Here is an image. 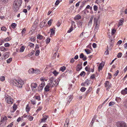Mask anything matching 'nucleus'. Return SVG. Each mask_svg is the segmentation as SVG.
<instances>
[{
    "instance_id": "obj_1",
    "label": "nucleus",
    "mask_w": 127,
    "mask_h": 127,
    "mask_svg": "<svg viewBox=\"0 0 127 127\" xmlns=\"http://www.w3.org/2000/svg\"><path fill=\"white\" fill-rule=\"evenodd\" d=\"M11 83L14 85L20 88H22V86L24 84V82L21 80H12L11 81Z\"/></svg>"
},
{
    "instance_id": "obj_2",
    "label": "nucleus",
    "mask_w": 127,
    "mask_h": 127,
    "mask_svg": "<svg viewBox=\"0 0 127 127\" xmlns=\"http://www.w3.org/2000/svg\"><path fill=\"white\" fill-rule=\"evenodd\" d=\"M22 2V0H15L13 2V8L15 12L19 10Z\"/></svg>"
},
{
    "instance_id": "obj_3",
    "label": "nucleus",
    "mask_w": 127,
    "mask_h": 127,
    "mask_svg": "<svg viewBox=\"0 0 127 127\" xmlns=\"http://www.w3.org/2000/svg\"><path fill=\"white\" fill-rule=\"evenodd\" d=\"M94 25L95 26V29L94 32L95 33L98 30L100 25V21L99 20L98 18L96 17L94 18Z\"/></svg>"
},
{
    "instance_id": "obj_4",
    "label": "nucleus",
    "mask_w": 127,
    "mask_h": 127,
    "mask_svg": "<svg viewBox=\"0 0 127 127\" xmlns=\"http://www.w3.org/2000/svg\"><path fill=\"white\" fill-rule=\"evenodd\" d=\"M50 82L48 84L51 88L55 86H56L58 84L60 80V79L59 78L57 80H55V83H53V80L52 79H50Z\"/></svg>"
},
{
    "instance_id": "obj_5",
    "label": "nucleus",
    "mask_w": 127,
    "mask_h": 127,
    "mask_svg": "<svg viewBox=\"0 0 127 127\" xmlns=\"http://www.w3.org/2000/svg\"><path fill=\"white\" fill-rule=\"evenodd\" d=\"M5 101L6 102L9 104H12L14 101L13 99L11 96L8 95H5Z\"/></svg>"
},
{
    "instance_id": "obj_6",
    "label": "nucleus",
    "mask_w": 127,
    "mask_h": 127,
    "mask_svg": "<svg viewBox=\"0 0 127 127\" xmlns=\"http://www.w3.org/2000/svg\"><path fill=\"white\" fill-rule=\"evenodd\" d=\"M117 124V127H127L126 124L124 122H119Z\"/></svg>"
},
{
    "instance_id": "obj_7",
    "label": "nucleus",
    "mask_w": 127,
    "mask_h": 127,
    "mask_svg": "<svg viewBox=\"0 0 127 127\" xmlns=\"http://www.w3.org/2000/svg\"><path fill=\"white\" fill-rule=\"evenodd\" d=\"M45 82L44 81H43L41 84H40L38 87V91H42L43 87L45 86Z\"/></svg>"
},
{
    "instance_id": "obj_8",
    "label": "nucleus",
    "mask_w": 127,
    "mask_h": 127,
    "mask_svg": "<svg viewBox=\"0 0 127 127\" xmlns=\"http://www.w3.org/2000/svg\"><path fill=\"white\" fill-rule=\"evenodd\" d=\"M104 84L105 87H107L106 90L109 91V89L111 87V84L108 81H106Z\"/></svg>"
},
{
    "instance_id": "obj_9",
    "label": "nucleus",
    "mask_w": 127,
    "mask_h": 127,
    "mask_svg": "<svg viewBox=\"0 0 127 127\" xmlns=\"http://www.w3.org/2000/svg\"><path fill=\"white\" fill-rule=\"evenodd\" d=\"M37 86V84L36 83H32L31 84V87L32 90L33 91V89H36Z\"/></svg>"
},
{
    "instance_id": "obj_10",
    "label": "nucleus",
    "mask_w": 127,
    "mask_h": 127,
    "mask_svg": "<svg viewBox=\"0 0 127 127\" xmlns=\"http://www.w3.org/2000/svg\"><path fill=\"white\" fill-rule=\"evenodd\" d=\"M79 57L80 58L82 59L84 61L86 60L87 59V58L86 56L84 55L83 53H81L80 54L79 56Z\"/></svg>"
},
{
    "instance_id": "obj_11",
    "label": "nucleus",
    "mask_w": 127,
    "mask_h": 127,
    "mask_svg": "<svg viewBox=\"0 0 127 127\" xmlns=\"http://www.w3.org/2000/svg\"><path fill=\"white\" fill-rule=\"evenodd\" d=\"M48 117L47 116H43L42 118L41 119V122H45Z\"/></svg>"
},
{
    "instance_id": "obj_12",
    "label": "nucleus",
    "mask_w": 127,
    "mask_h": 127,
    "mask_svg": "<svg viewBox=\"0 0 127 127\" xmlns=\"http://www.w3.org/2000/svg\"><path fill=\"white\" fill-rule=\"evenodd\" d=\"M104 62H103L101 63L100 64L98 68L99 71H100V70H101L102 69L104 65Z\"/></svg>"
},
{
    "instance_id": "obj_13",
    "label": "nucleus",
    "mask_w": 127,
    "mask_h": 127,
    "mask_svg": "<svg viewBox=\"0 0 127 127\" xmlns=\"http://www.w3.org/2000/svg\"><path fill=\"white\" fill-rule=\"evenodd\" d=\"M69 119L68 118H66L65 121L64 125V127H67L69 122Z\"/></svg>"
},
{
    "instance_id": "obj_14",
    "label": "nucleus",
    "mask_w": 127,
    "mask_h": 127,
    "mask_svg": "<svg viewBox=\"0 0 127 127\" xmlns=\"http://www.w3.org/2000/svg\"><path fill=\"white\" fill-rule=\"evenodd\" d=\"M121 94L125 95L127 94V87L125 88L124 90H122L121 91Z\"/></svg>"
},
{
    "instance_id": "obj_15",
    "label": "nucleus",
    "mask_w": 127,
    "mask_h": 127,
    "mask_svg": "<svg viewBox=\"0 0 127 127\" xmlns=\"http://www.w3.org/2000/svg\"><path fill=\"white\" fill-rule=\"evenodd\" d=\"M83 23V22L82 21H79L77 23L78 27L82 28V27Z\"/></svg>"
},
{
    "instance_id": "obj_16",
    "label": "nucleus",
    "mask_w": 127,
    "mask_h": 127,
    "mask_svg": "<svg viewBox=\"0 0 127 127\" xmlns=\"http://www.w3.org/2000/svg\"><path fill=\"white\" fill-rule=\"evenodd\" d=\"M82 68V67L79 64H78L76 66V71H79Z\"/></svg>"
},
{
    "instance_id": "obj_17",
    "label": "nucleus",
    "mask_w": 127,
    "mask_h": 127,
    "mask_svg": "<svg viewBox=\"0 0 127 127\" xmlns=\"http://www.w3.org/2000/svg\"><path fill=\"white\" fill-rule=\"evenodd\" d=\"M50 87L49 85H46L44 88L45 91L46 92L49 91L50 90L49 88Z\"/></svg>"
},
{
    "instance_id": "obj_18",
    "label": "nucleus",
    "mask_w": 127,
    "mask_h": 127,
    "mask_svg": "<svg viewBox=\"0 0 127 127\" xmlns=\"http://www.w3.org/2000/svg\"><path fill=\"white\" fill-rule=\"evenodd\" d=\"M40 73V71L39 70L37 69H34L33 73L35 74H39Z\"/></svg>"
},
{
    "instance_id": "obj_19",
    "label": "nucleus",
    "mask_w": 127,
    "mask_h": 127,
    "mask_svg": "<svg viewBox=\"0 0 127 127\" xmlns=\"http://www.w3.org/2000/svg\"><path fill=\"white\" fill-rule=\"evenodd\" d=\"M124 22L123 20H119V22L118 23V27H119V26H121L122 25L123 23Z\"/></svg>"
},
{
    "instance_id": "obj_20",
    "label": "nucleus",
    "mask_w": 127,
    "mask_h": 127,
    "mask_svg": "<svg viewBox=\"0 0 127 127\" xmlns=\"http://www.w3.org/2000/svg\"><path fill=\"white\" fill-rule=\"evenodd\" d=\"M35 99L37 100L38 101H39L40 100V97L39 96H34L33 97Z\"/></svg>"
},
{
    "instance_id": "obj_21",
    "label": "nucleus",
    "mask_w": 127,
    "mask_h": 127,
    "mask_svg": "<svg viewBox=\"0 0 127 127\" xmlns=\"http://www.w3.org/2000/svg\"><path fill=\"white\" fill-rule=\"evenodd\" d=\"M90 80L89 79H87L84 82L85 84V85H86V86L89 85L90 84Z\"/></svg>"
},
{
    "instance_id": "obj_22",
    "label": "nucleus",
    "mask_w": 127,
    "mask_h": 127,
    "mask_svg": "<svg viewBox=\"0 0 127 127\" xmlns=\"http://www.w3.org/2000/svg\"><path fill=\"white\" fill-rule=\"evenodd\" d=\"M0 50L2 51H6V49L3 46L0 47Z\"/></svg>"
},
{
    "instance_id": "obj_23",
    "label": "nucleus",
    "mask_w": 127,
    "mask_h": 127,
    "mask_svg": "<svg viewBox=\"0 0 127 127\" xmlns=\"http://www.w3.org/2000/svg\"><path fill=\"white\" fill-rule=\"evenodd\" d=\"M37 38L39 39H43V36L41 35L38 34L37 35Z\"/></svg>"
},
{
    "instance_id": "obj_24",
    "label": "nucleus",
    "mask_w": 127,
    "mask_h": 127,
    "mask_svg": "<svg viewBox=\"0 0 127 127\" xmlns=\"http://www.w3.org/2000/svg\"><path fill=\"white\" fill-rule=\"evenodd\" d=\"M9 56L8 53L7 52H6L4 55V57L5 59H6L8 58Z\"/></svg>"
},
{
    "instance_id": "obj_25",
    "label": "nucleus",
    "mask_w": 127,
    "mask_h": 127,
    "mask_svg": "<svg viewBox=\"0 0 127 127\" xmlns=\"http://www.w3.org/2000/svg\"><path fill=\"white\" fill-rule=\"evenodd\" d=\"M85 51L86 53L87 54H89L91 53V51L88 49H85Z\"/></svg>"
},
{
    "instance_id": "obj_26",
    "label": "nucleus",
    "mask_w": 127,
    "mask_h": 127,
    "mask_svg": "<svg viewBox=\"0 0 127 127\" xmlns=\"http://www.w3.org/2000/svg\"><path fill=\"white\" fill-rule=\"evenodd\" d=\"M27 118L29 120L31 121L32 120L33 117L30 115H28Z\"/></svg>"
},
{
    "instance_id": "obj_27",
    "label": "nucleus",
    "mask_w": 127,
    "mask_h": 127,
    "mask_svg": "<svg viewBox=\"0 0 127 127\" xmlns=\"http://www.w3.org/2000/svg\"><path fill=\"white\" fill-rule=\"evenodd\" d=\"M5 80V77L4 76H2L0 77V80L2 82L4 81Z\"/></svg>"
},
{
    "instance_id": "obj_28",
    "label": "nucleus",
    "mask_w": 127,
    "mask_h": 127,
    "mask_svg": "<svg viewBox=\"0 0 127 127\" xmlns=\"http://www.w3.org/2000/svg\"><path fill=\"white\" fill-rule=\"evenodd\" d=\"M66 69V67L65 66H63L61 67L60 69V70L62 72H64Z\"/></svg>"
},
{
    "instance_id": "obj_29",
    "label": "nucleus",
    "mask_w": 127,
    "mask_h": 127,
    "mask_svg": "<svg viewBox=\"0 0 127 127\" xmlns=\"http://www.w3.org/2000/svg\"><path fill=\"white\" fill-rule=\"evenodd\" d=\"M7 119V118L6 117H4L3 118H1L0 122H3L5 120H6Z\"/></svg>"
},
{
    "instance_id": "obj_30",
    "label": "nucleus",
    "mask_w": 127,
    "mask_h": 127,
    "mask_svg": "<svg viewBox=\"0 0 127 127\" xmlns=\"http://www.w3.org/2000/svg\"><path fill=\"white\" fill-rule=\"evenodd\" d=\"M116 31V30L115 29H112L111 31V34L112 35H114Z\"/></svg>"
},
{
    "instance_id": "obj_31",
    "label": "nucleus",
    "mask_w": 127,
    "mask_h": 127,
    "mask_svg": "<svg viewBox=\"0 0 127 127\" xmlns=\"http://www.w3.org/2000/svg\"><path fill=\"white\" fill-rule=\"evenodd\" d=\"M75 18L76 19L78 20L81 18V16L80 15H78L75 17Z\"/></svg>"
},
{
    "instance_id": "obj_32",
    "label": "nucleus",
    "mask_w": 127,
    "mask_h": 127,
    "mask_svg": "<svg viewBox=\"0 0 127 127\" xmlns=\"http://www.w3.org/2000/svg\"><path fill=\"white\" fill-rule=\"evenodd\" d=\"M33 70H34V69L33 68H32L31 69H29V70H28V72L29 73H33Z\"/></svg>"
},
{
    "instance_id": "obj_33",
    "label": "nucleus",
    "mask_w": 127,
    "mask_h": 127,
    "mask_svg": "<svg viewBox=\"0 0 127 127\" xmlns=\"http://www.w3.org/2000/svg\"><path fill=\"white\" fill-rule=\"evenodd\" d=\"M73 30V27L71 26L70 28L68 31L67 32L68 33H70Z\"/></svg>"
},
{
    "instance_id": "obj_34",
    "label": "nucleus",
    "mask_w": 127,
    "mask_h": 127,
    "mask_svg": "<svg viewBox=\"0 0 127 127\" xmlns=\"http://www.w3.org/2000/svg\"><path fill=\"white\" fill-rule=\"evenodd\" d=\"M51 31V34L53 35L55 33V30H54L53 29H51L50 30Z\"/></svg>"
},
{
    "instance_id": "obj_35",
    "label": "nucleus",
    "mask_w": 127,
    "mask_h": 127,
    "mask_svg": "<svg viewBox=\"0 0 127 127\" xmlns=\"http://www.w3.org/2000/svg\"><path fill=\"white\" fill-rule=\"evenodd\" d=\"M124 105L127 109V99L124 101Z\"/></svg>"
},
{
    "instance_id": "obj_36",
    "label": "nucleus",
    "mask_w": 127,
    "mask_h": 127,
    "mask_svg": "<svg viewBox=\"0 0 127 127\" xmlns=\"http://www.w3.org/2000/svg\"><path fill=\"white\" fill-rule=\"evenodd\" d=\"M67 100H68L67 102V103L66 104V105H68L69 103H70V102L72 100V98L71 99L70 98L69 99L67 98Z\"/></svg>"
},
{
    "instance_id": "obj_37",
    "label": "nucleus",
    "mask_w": 127,
    "mask_h": 127,
    "mask_svg": "<svg viewBox=\"0 0 127 127\" xmlns=\"http://www.w3.org/2000/svg\"><path fill=\"white\" fill-rule=\"evenodd\" d=\"M17 24L16 23H12L11 25V27L13 28H15Z\"/></svg>"
},
{
    "instance_id": "obj_38",
    "label": "nucleus",
    "mask_w": 127,
    "mask_h": 127,
    "mask_svg": "<svg viewBox=\"0 0 127 127\" xmlns=\"http://www.w3.org/2000/svg\"><path fill=\"white\" fill-rule=\"evenodd\" d=\"M12 58H10L8 59L7 61V63L8 64L9 63L12 61Z\"/></svg>"
},
{
    "instance_id": "obj_39",
    "label": "nucleus",
    "mask_w": 127,
    "mask_h": 127,
    "mask_svg": "<svg viewBox=\"0 0 127 127\" xmlns=\"http://www.w3.org/2000/svg\"><path fill=\"white\" fill-rule=\"evenodd\" d=\"M25 49V48L23 46H22L20 48V52H22L24 51Z\"/></svg>"
},
{
    "instance_id": "obj_40",
    "label": "nucleus",
    "mask_w": 127,
    "mask_h": 127,
    "mask_svg": "<svg viewBox=\"0 0 127 127\" xmlns=\"http://www.w3.org/2000/svg\"><path fill=\"white\" fill-rule=\"evenodd\" d=\"M122 53L121 52L119 53L118 54V55H117V57L118 58H120L122 56Z\"/></svg>"
},
{
    "instance_id": "obj_41",
    "label": "nucleus",
    "mask_w": 127,
    "mask_h": 127,
    "mask_svg": "<svg viewBox=\"0 0 127 127\" xmlns=\"http://www.w3.org/2000/svg\"><path fill=\"white\" fill-rule=\"evenodd\" d=\"M40 53V51L39 50H37L36 52H35V55L36 56H38L39 55V54Z\"/></svg>"
},
{
    "instance_id": "obj_42",
    "label": "nucleus",
    "mask_w": 127,
    "mask_h": 127,
    "mask_svg": "<svg viewBox=\"0 0 127 127\" xmlns=\"http://www.w3.org/2000/svg\"><path fill=\"white\" fill-rule=\"evenodd\" d=\"M85 69L86 71L90 72V68L88 66H86L85 67Z\"/></svg>"
},
{
    "instance_id": "obj_43",
    "label": "nucleus",
    "mask_w": 127,
    "mask_h": 127,
    "mask_svg": "<svg viewBox=\"0 0 127 127\" xmlns=\"http://www.w3.org/2000/svg\"><path fill=\"white\" fill-rule=\"evenodd\" d=\"M115 103L113 102H111L109 103V106H111L114 105Z\"/></svg>"
},
{
    "instance_id": "obj_44",
    "label": "nucleus",
    "mask_w": 127,
    "mask_h": 127,
    "mask_svg": "<svg viewBox=\"0 0 127 127\" xmlns=\"http://www.w3.org/2000/svg\"><path fill=\"white\" fill-rule=\"evenodd\" d=\"M98 8L97 6L95 5L94 6V9L95 11H97L98 9Z\"/></svg>"
},
{
    "instance_id": "obj_45",
    "label": "nucleus",
    "mask_w": 127,
    "mask_h": 127,
    "mask_svg": "<svg viewBox=\"0 0 127 127\" xmlns=\"http://www.w3.org/2000/svg\"><path fill=\"white\" fill-rule=\"evenodd\" d=\"M26 111L27 112H28L30 111V108L29 106L28 105H27L26 106Z\"/></svg>"
},
{
    "instance_id": "obj_46",
    "label": "nucleus",
    "mask_w": 127,
    "mask_h": 127,
    "mask_svg": "<svg viewBox=\"0 0 127 127\" xmlns=\"http://www.w3.org/2000/svg\"><path fill=\"white\" fill-rule=\"evenodd\" d=\"M26 31V30L25 28H24L22 30V31L21 32V34L22 35H23L25 33V32Z\"/></svg>"
},
{
    "instance_id": "obj_47",
    "label": "nucleus",
    "mask_w": 127,
    "mask_h": 127,
    "mask_svg": "<svg viewBox=\"0 0 127 127\" xmlns=\"http://www.w3.org/2000/svg\"><path fill=\"white\" fill-rule=\"evenodd\" d=\"M86 90V88L84 87H82L80 91L82 92H84Z\"/></svg>"
},
{
    "instance_id": "obj_48",
    "label": "nucleus",
    "mask_w": 127,
    "mask_h": 127,
    "mask_svg": "<svg viewBox=\"0 0 127 127\" xmlns=\"http://www.w3.org/2000/svg\"><path fill=\"white\" fill-rule=\"evenodd\" d=\"M107 49L105 52V54L106 55H108V54H109V52L108 46H107Z\"/></svg>"
},
{
    "instance_id": "obj_49",
    "label": "nucleus",
    "mask_w": 127,
    "mask_h": 127,
    "mask_svg": "<svg viewBox=\"0 0 127 127\" xmlns=\"http://www.w3.org/2000/svg\"><path fill=\"white\" fill-rule=\"evenodd\" d=\"M32 103L34 105L36 104V102L35 100L33 99L31 100Z\"/></svg>"
},
{
    "instance_id": "obj_50",
    "label": "nucleus",
    "mask_w": 127,
    "mask_h": 127,
    "mask_svg": "<svg viewBox=\"0 0 127 127\" xmlns=\"http://www.w3.org/2000/svg\"><path fill=\"white\" fill-rule=\"evenodd\" d=\"M34 46V44L31 43H29V46L30 47H33Z\"/></svg>"
},
{
    "instance_id": "obj_51",
    "label": "nucleus",
    "mask_w": 127,
    "mask_h": 127,
    "mask_svg": "<svg viewBox=\"0 0 127 127\" xmlns=\"http://www.w3.org/2000/svg\"><path fill=\"white\" fill-rule=\"evenodd\" d=\"M85 74V72L84 71H83L79 75H80V76H82L83 75V76H84Z\"/></svg>"
},
{
    "instance_id": "obj_52",
    "label": "nucleus",
    "mask_w": 127,
    "mask_h": 127,
    "mask_svg": "<svg viewBox=\"0 0 127 127\" xmlns=\"http://www.w3.org/2000/svg\"><path fill=\"white\" fill-rule=\"evenodd\" d=\"M13 109L14 110V111L16 110L17 109V106L16 105L14 104L13 105Z\"/></svg>"
},
{
    "instance_id": "obj_53",
    "label": "nucleus",
    "mask_w": 127,
    "mask_h": 127,
    "mask_svg": "<svg viewBox=\"0 0 127 127\" xmlns=\"http://www.w3.org/2000/svg\"><path fill=\"white\" fill-rule=\"evenodd\" d=\"M1 30L4 31H5L6 30V28L4 27H1Z\"/></svg>"
},
{
    "instance_id": "obj_54",
    "label": "nucleus",
    "mask_w": 127,
    "mask_h": 127,
    "mask_svg": "<svg viewBox=\"0 0 127 127\" xmlns=\"http://www.w3.org/2000/svg\"><path fill=\"white\" fill-rule=\"evenodd\" d=\"M119 72V71L118 70H117L115 73L114 74V76L115 77L116 76L118 75Z\"/></svg>"
},
{
    "instance_id": "obj_55",
    "label": "nucleus",
    "mask_w": 127,
    "mask_h": 127,
    "mask_svg": "<svg viewBox=\"0 0 127 127\" xmlns=\"http://www.w3.org/2000/svg\"><path fill=\"white\" fill-rule=\"evenodd\" d=\"M53 73L54 74V75L56 76L58 74V73L57 72L56 70H55L53 72Z\"/></svg>"
},
{
    "instance_id": "obj_56",
    "label": "nucleus",
    "mask_w": 127,
    "mask_h": 127,
    "mask_svg": "<svg viewBox=\"0 0 127 127\" xmlns=\"http://www.w3.org/2000/svg\"><path fill=\"white\" fill-rule=\"evenodd\" d=\"M92 22L89 21L88 24V26L90 27H91L92 25Z\"/></svg>"
},
{
    "instance_id": "obj_57",
    "label": "nucleus",
    "mask_w": 127,
    "mask_h": 127,
    "mask_svg": "<svg viewBox=\"0 0 127 127\" xmlns=\"http://www.w3.org/2000/svg\"><path fill=\"white\" fill-rule=\"evenodd\" d=\"M50 38H48L46 39V43H48L50 41Z\"/></svg>"
},
{
    "instance_id": "obj_58",
    "label": "nucleus",
    "mask_w": 127,
    "mask_h": 127,
    "mask_svg": "<svg viewBox=\"0 0 127 127\" xmlns=\"http://www.w3.org/2000/svg\"><path fill=\"white\" fill-rule=\"evenodd\" d=\"M4 46L5 47H9L10 46V44L8 43H5Z\"/></svg>"
},
{
    "instance_id": "obj_59",
    "label": "nucleus",
    "mask_w": 127,
    "mask_h": 127,
    "mask_svg": "<svg viewBox=\"0 0 127 127\" xmlns=\"http://www.w3.org/2000/svg\"><path fill=\"white\" fill-rule=\"evenodd\" d=\"M42 107H39L38 109L36 111L37 112H38L41 110L42 109Z\"/></svg>"
},
{
    "instance_id": "obj_60",
    "label": "nucleus",
    "mask_w": 127,
    "mask_h": 127,
    "mask_svg": "<svg viewBox=\"0 0 127 127\" xmlns=\"http://www.w3.org/2000/svg\"><path fill=\"white\" fill-rule=\"evenodd\" d=\"M94 16L93 15H92L90 18L89 21L92 22L94 18Z\"/></svg>"
},
{
    "instance_id": "obj_61",
    "label": "nucleus",
    "mask_w": 127,
    "mask_h": 127,
    "mask_svg": "<svg viewBox=\"0 0 127 127\" xmlns=\"http://www.w3.org/2000/svg\"><path fill=\"white\" fill-rule=\"evenodd\" d=\"M60 2V1L59 0H57L55 3V5H57Z\"/></svg>"
},
{
    "instance_id": "obj_62",
    "label": "nucleus",
    "mask_w": 127,
    "mask_h": 127,
    "mask_svg": "<svg viewBox=\"0 0 127 127\" xmlns=\"http://www.w3.org/2000/svg\"><path fill=\"white\" fill-rule=\"evenodd\" d=\"M11 39V38L9 37H7L5 39V41L7 42L10 40Z\"/></svg>"
},
{
    "instance_id": "obj_63",
    "label": "nucleus",
    "mask_w": 127,
    "mask_h": 127,
    "mask_svg": "<svg viewBox=\"0 0 127 127\" xmlns=\"http://www.w3.org/2000/svg\"><path fill=\"white\" fill-rule=\"evenodd\" d=\"M61 24V23L59 21H58V22L57 23V26L58 27H59Z\"/></svg>"
},
{
    "instance_id": "obj_64",
    "label": "nucleus",
    "mask_w": 127,
    "mask_h": 127,
    "mask_svg": "<svg viewBox=\"0 0 127 127\" xmlns=\"http://www.w3.org/2000/svg\"><path fill=\"white\" fill-rule=\"evenodd\" d=\"M93 47L94 48H95L96 47V44L95 43H94L92 44Z\"/></svg>"
}]
</instances>
